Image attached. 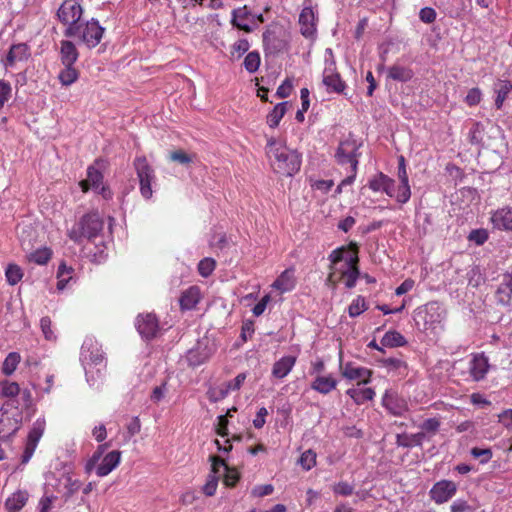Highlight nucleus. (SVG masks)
Instances as JSON below:
<instances>
[{
	"label": "nucleus",
	"instance_id": "1",
	"mask_svg": "<svg viewBox=\"0 0 512 512\" xmlns=\"http://www.w3.org/2000/svg\"><path fill=\"white\" fill-rule=\"evenodd\" d=\"M266 154L273 171L279 175L291 177L300 170V154L273 137L267 140Z\"/></svg>",
	"mask_w": 512,
	"mask_h": 512
},
{
	"label": "nucleus",
	"instance_id": "2",
	"mask_svg": "<svg viewBox=\"0 0 512 512\" xmlns=\"http://www.w3.org/2000/svg\"><path fill=\"white\" fill-rule=\"evenodd\" d=\"M80 361L85 370L87 381L95 384L96 376L100 377L102 370L106 367L104 353L98 341L87 337L81 347Z\"/></svg>",
	"mask_w": 512,
	"mask_h": 512
},
{
	"label": "nucleus",
	"instance_id": "3",
	"mask_svg": "<svg viewBox=\"0 0 512 512\" xmlns=\"http://www.w3.org/2000/svg\"><path fill=\"white\" fill-rule=\"evenodd\" d=\"M329 260L333 264L338 265L345 261V269H340L341 278L345 281V286L348 289L355 287L357 279L361 276L358 269V248L355 244L348 247H340L331 252Z\"/></svg>",
	"mask_w": 512,
	"mask_h": 512
},
{
	"label": "nucleus",
	"instance_id": "4",
	"mask_svg": "<svg viewBox=\"0 0 512 512\" xmlns=\"http://www.w3.org/2000/svg\"><path fill=\"white\" fill-rule=\"evenodd\" d=\"M103 226L104 222L97 212L88 213L69 230L68 236L76 243H80L83 238L92 240L103 230Z\"/></svg>",
	"mask_w": 512,
	"mask_h": 512
},
{
	"label": "nucleus",
	"instance_id": "5",
	"mask_svg": "<svg viewBox=\"0 0 512 512\" xmlns=\"http://www.w3.org/2000/svg\"><path fill=\"white\" fill-rule=\"evenodd\" d=\"M83 8L78 0H65L57 11V17L66 25L64 35L72 37L78 32V24L81 22Z\"/></svg>",
	"mask_w": 512,
	"mask_h": 512
},
{
	"label": "nucleus",
	"instance_id": "6",
	"mask_svg": "<svg viewBox=\"0 0 512 512\" xmlns=\"http://www.w3.org/2000/svg\"><path fill=\"white\" fill-rule=\"evenodd\" d=\"M445 319V310L438 302L427 303L416 312L417 325H423L424 330H434Z\"/></svg>",
	"mask_w": 512,
	"mask_h": 512
},
{
	"label": "nucleus",
	"instance_id": "7",
	"mask_svg": "<svg viewBox=\"0 0 512 512\" xmlns=\"http://www.w3.org/2000/svg\"><path fill=\"white\" fill-rule=\"evenodd\" d=\"M134 167L140 184L141 195L145 199L152 197V182L155 181L154 169L148 164L145 157H137L134 161Z\"/></svg>",
	"mask_w": 512,
	"mask_h": 512
},
{
	"label": "nucleus",
	"instance_id": "8",
	"mask_svg": "<svg viewBox=\"0 0 512 512\" xmlns=\"http://www.w3.org/2000/svg\"><path fill=\"white\" fill-rule=\"evenodd\" d=\"M359 147L360 144L352 137L341 141L335 153L338 164H350L351 170L355 172L358 165Z\"/></svg>",
	"mask_w": 512,
	"mask_h": 512
},
{
	"label": "nucleus",
	"instance_id": "9",
	"mask_svg": "<svg viewBox=\"0 0 512 512\" xmlns=\"http://www.w3.org/2000/svg\"><path fill=\"white\" fill-rule=\"evenodd\" d=\"M104 28L95 19L78 24V32L73 36L79 38L87 47L97 46L103 36Z\"/></svg>",
	"mask_w": 512,
	"mask_h": 512
},
{
	"label": "nucleus",
	"instance_id": "10",
	"mask_svg": "<svg viewBox=\"0 0 512 512\" xmlns=\"http://www.w3.org/2000/svg\"><path fill=\"white\" fill-rule=\"evenodd\" d=\"M83 192H87L92 188L95 192L102 195L104 199H110L112 192L110 189L103 184V174L94 165L88 167L87 178L82 180L80 183Z\"/></svg>",
	"mask_w": 512,
	"mask_h": 512
},
{
	"label": "nucleus",
	"instance_id": "11",
	"mask_svg": "<svg viewBox=\"0 0 512 512\" xmlns=\"http://www.w3.org/2000/svg\"><path fill=\"white\" fill-rule=\"evenodd\" d=\"M44 430H45V420L37 419L34 422L32 428L28 434V437H27V443L25 446L24 453L22 455V460H21V462L23 464L28 463V461L33 456L34 451L38 445V442L44 433Z\"/></svg>",
	"mask_w": 512,
	"mask_h": 512
},
{
	"label": "nucleus",
	"instance_id": "12",
	"mask_svg": "<svg viewBox=\"0 0 512 512\" xmlns=\"http://www.w3.org/2000/svg\"><path fill=\"white\" fill-rule=\"evenodd\" d=\"M382 405L393 416H403L408 411L407 401L397 392L387 390L382 397Z\"/></svg>",
	"mask_w": 512,
	"mask_h": 512
},
{
	"label": "nucleus",
	"instance_id": "13",
	"mask_svg": "<svg viewBox=\"0 0 512 512\" xmlns=\"http://www.w3.org/2000/svg\"><path fill=\"white\" fill-rule=\"evenodd\" d=\"M136 327L140 335L145 339L155 337L159 330L158 320L152 313L139 315L136 321Z\"/></svg>",
	"mask_w": 512,
	"mask_h": 512
},
{
	"label": "nucleus",
	"instance_id": "14",
	"mask_svg": "<svg viewBox=\"0 0 512 512\" xmlns=\"http://www.w3.org/2000/svg\"><path fill=\"white\" fill-rule=\"evenodd\" d=\"M341 374L348 380L358 381V385L370 382L372 371L368 368L356 366L351 362L341 366Z\"/></svg>",
	"mask_w": 512,
	"mask_h": 512
},
{
	"label": "nucleus",
	"instance_id": "15",
	"mask_svg": "<svg viewBox=\"0 0 512 512\" xmlns=\"http://www.w3.org/2000/svg\"><path fill=\"white\" fill-rule=\"evenodd\" d=\"M455 493V483L448 480L437 482L430 491L431 498L438 504L447 502Z\"/></svg>",
	"mask_w": 512,
	"mask_h": 512
},
{
	"label": "nucleus",
	"instance_id": "16",
	"mask_svg": "<svg viewBox=\"0 0 512 512\" xmlns=\"http://www.w3.org/2000/svg\"><path fill=\"white\" fill-rule=\"evenodd\" d=\"M210 460L212 462V469L207 476L206 483L202 487L203 493L209 497L213 496L216 492L220 476V468L222 465H224V460L217 456H211Z\"/></svg>",
	"mask_w": 512,
	"mask_h": 512
},
{
	"label": "nucleus",
	"instance_id": "17",
	"mask_svg": "<svg viewBox=\"0 0 512 512\" xmlns=\"http://www.w3.org/2000/svg\"><path fill=\"white\" fill-rule=\"evenodd\" d=\"M398 179H399V195L397 196V202L404 204L407 203L411 197V189L409 185L408 174L405 165V159L403 156L399 158L398 164Z\"/></svg>",
	"mask_w": 512,
	"mask_h": 512
},
{
	"label": "nucleus",
	"instance_id": "18",
	"mask_svg": "<svg viewBox=\"0 0 512 512\" xmlns=\"http://www.w3.org/2000/svg\"><path fill=\"white\" fill-rule=\"evenodd\" d=\"M490 221L494 228L512 232V207H503L491 214Z\"/></svg>",
	"mask_w": 512,
	"mask_h": 512
},
{
	"label": "nucleus",
	"instance_id": "19",
	"mask_svg": "<svg viewBox=\"0 0 512 512\" xmlns=\"http://www.w3.org/2000/svg\"><path fill=\"white\" fill-rule=\"evenodd\" d=\"M497 302L509 306L512 299V269L502 274L501 282L496 290Z\"/></svg>",
	"mask_w": 512,
	"mask_h": 512
},
{
	"label": "nucleus",
	"instance_id": "20",
	"mask_svg": "<svg viewBox=\"0 0 512 512\" xmlns=\"http://www.w3.org/2000/svg\"><path fill=\"white\" fill-rule=\"evenodd\" d=\"M30 57V50L27 44L19 43L11 46L6 59L3 61L4 66L13 67L17 62L26 61Z\"/></svg>",
	"mask_w": 512,
	"mask_h": 512
},
{
	"label": "nucleus",
	"instance_id": "21",
	"mask_svg": "<svg viewBox=\"0 0 512 512\" xmlns=\"http://www.w3.org/2000/svg\"><path fill=\"white\" fill-rule=\"evenodd\" d=\"M315 13L311 7L302 9L299 15L300 32L304 37H311L316 32Z\"/></svg>",
	"mask_w": 512,
	"mask_h": 512
},
{
	"label": "nucleus",
	"instance_id": "22",
	"mask_svg": "<svg viewBox=\"0 0 512 512\" xmlns=\"http://www.w3.org/2000/svg\"><path fill=\"white\" fill-rule=\"evenodd\" d=\"M489 370L488 358L483 354H475L470 361L469 372L474 381L485 378Z\"/></svg>",
	"mask_w": 512,
	"mask_h": 512
},
{
	"label": "nucleus",
	"instance_id": "23",
	"mask_svg": "<svg viewBox=\"0 0 512 512\" xmlns=\"http://www.w3.org/2000/svg\"><path fill=\"white\" fill-rule=\"evenodd\" d=\"M121 452L118 450L107 453L101 463L96 468V474L99 477L107 476L111 473L120 463Z\"/></svg>",
	"mask_w": 512,
	"mask_h": 512
},
{
	"label": "nucleus",
	"instance_id": "24",
	"mask_svg": "<svg viewBox=\"0 0 512 512\" xmlns=\"http://www.w3.org/2000/svg\"><path fill=\"white\" fill-rule=\"evenodd\" d=\"M296 363L295 356H283L276 361L272 367V376L277 379L285 378L293 369Z\"/></svg>",
	"mask_w": 512,
	"mask_h": 512
},
{
	"label": "nucleus",
	"instance_id": "25",
	"mask_svg": "<svg viewBox=\"0 0 512 512\" xmlns=\"http://www.w3.org/2000/svg\"><path fill=\"white\" fill-rule=\"evenodd\" d=\"M338 381L332 376L318 375L311 384V388L321 394H328L333 391Z\"/></svg>",
	"mask_w": 512,
	"mask_h": 512
},
{
	"label": "nucleus",
	"instance_id": "26",
	"mask_svg": "<svg viewBox=\"0 0 512 512\" xmlns=\"http://www.w3.org/2000/svg\"><path fill=\"white\" fill-rule=\"evenodd\" d=\"M414 76L411 68L394 64L387 69V77L398 82H408Z\"/></svg>",
	"mask_w": 512,
	"mask_h": 512
},
{
	"label": "nucleus",
	"instance_id": "27",
	"mask_svg": "<svg viewBox=\"0 0 512 512\" xmlns=\"http://www.w3.org/2000/svg\"><path fill=\"white\" fill-rule=\"evenodd\" d=\"M294 271L287 269L274 281L273 288L279 290L281 293L289 292L295 287Z\"/></svg>",
	"mask_w": 512,
	"mask_h": 512
},
{
	"label": "nucleus",
	"instance_id": "28",
	"mask_svg": "<svg viewBox=\"0 0 512 512\" xmlns=\"http://www.w3.org/2000/svg\"><path fill=\"white\" fill-rule=\"evenodd\" d=\"M60 54L63 65H73L79 56L74 43L68 40L61 41Z\"/></svg>",
	"mask_w": 512,
	"mask_h": 512
},
{
	"label": "nucleus",
	"instance_id": "29",
	"mask_svg": "<svg viewBox=\"0 0 512 512\" xmlns=\"http://www.w3.org/2000/svg\"><path fill=\"white\" fill-rule=\"evenodd\" d=\"M493 89L496 93L495 106L497 109H501L509 92L512 90V82L498 79Z\"/></svg>",
	"mask_w": 512,
	"mask_h": 512
},
{
	"label": "nucleus",
	"instance_id": "30",
	"mask_svg": "<svg viewBox=\"0 0 512 512\" xmlns=\"http://www.w3.org/2000/svg\"><path fill=\"white\" fill-rule=\"evenodd\" d=\"M200 300V290L196 286H192L184 291L180 298L182 309L190 310L194 308Z\"/></svg>",
	"mask_w": 512,
	"mask_h": 512
},
{
	"label": "nucleus",
	"instance_id": "31",
	"mask_svg": "<svg viewBox=\"0 0 512 512\" xmlns=\"http://www.w3.org/2000/svg\"><path fill=\"white\" fill-rule=\"evenodd\" d=\"M425 438L424 432L415 434H397L396 444L400 447L409 448L412 446H421Z\"/></svg>",
	"mask_w": 512,
	"mask_h": 512
},
{
	"label": "nucleus",
	"instance_id": "32",
	"mask_svg": "<svg viewBox=\"0 0 512 512\" xmlns=\"http://www.w3.org/2000/svg\"><path fill=\"white\" fill-rule=\"evenodd\" d=\"M249 11L247 7L244 6L242 8L234 9L232 11V20L231 23L233 26L237 27L240 30L245 32H251V27L245 22L249 16Z\"/></svg>",
	"mask_w": 512,
	"mask_h": 512
},
{
	"label": "nucleus",
	"instance_id": "33",
	"mask_svg": "<svg viewBox=\"0 0 512 512\" xmlns=\"http://www.w3.org/2000/svg\"><path fill=\"white\" fill-rule=\"evenodd\" d=\"M346 393L357 405L370 401L375 396V392L372 388H351L348 389Z\"/></svg>",
	"mask_w": 512,
	"mask_h": 512
},
{
	"label": "nucleus",
	"instance_id": "34",
	"mask_svg": "<svg viewBox=\"0 0 512 512\" xmlns=\"http://www.w3.org/2000/svg\"><path fill=\"white\" fill-rule=\"evenodd\" d=\"M27 500L28 493L26 491H17L6 500L5 506L10 512H17L26 504Z\"/></svg>",
	"mask_w": 512,
	"mask_h": 512
},
{
	"label": "nucleus",
	"instance_id": "35",
	"mask_svg": "<svg viewBox=\"0 0 512 512\" xmlns=\"http://www.w3.org/2000/svg\"><path fill=\"white\" fill-rule=\"evenodd\" d=\"M381 344L386 347H401L406 344V340L402 334L395 330H390L385 333L381 339Z\"/></svg>",
	"mask_w": 512,
	"mask_h": 512
},
{
	"label": "nucleus",
	"instance_id": "36",
	"mask_svg": "<svg viewBox=\"0 0 512 512\" xmlns=\"http://www.w3.org/2000/svg\"><path fill=\"white\" fill-rule=\"evenodd\" d=\"M263 42L266 48L271 52H280L286 48V43L270 32L263 34Z\"/></svg>",
	"mask_w": 512,
	"mask_h": 512
},
{
	"label": "nucleus",
	"instance_id": "37",
	"mask_svg": "<svg viewBox=\"0 0 512 512\" xmlns=\"http://www.w3.org/2000/svg\"><path fill=\"white\" fill-rule=\"evenodd\" d=\"M286 102L277 104L273 110L267 116V124L271 128H275L279 125L280 120L286 113Z\"/></svg>",
	"mask_w": 512,
	"mask_h": 512
},
{
	"label": "nucleus",
	"instance_id": "38",
	"mask_svg": "<svg viewBox=\"0 0 512 512\" xmlns=\"http://www.w3.org/2000/svg\"><path fill=\"white\" fill-rule=\"evenodd\" d=\"M21 357L20 354L17 352H10L3 364H2V373L9 376L14 373L16 370L18 364L20 363Z\"/></svg>",
	"mask_w": 512,
	"mask_h": 512
},
{
	"label": "nucleus",
	"instance_id": "39",
	"mask_svg": "<svg viewBox=\"0 0 512 512\" xmlns=\"http://www.w3.org/2000/svg\"><path fill=\"white\" fill-rule=\"evenodd\" d=\"M65 68L59 73V80L62 85L69 86L78 79V71L73 65H64Z\"/></svg>",
	"mask_w": 512,
	"mask_h": 512
},
{
	"label": "nucleus",
	"instance_id": "40",
	"mask_svg": "<svg viewBox=\"0 0 512 512\" xmlns=\"http://www.w3.org/2000/svg\"><path fill=\"white\" fill-rule=\"evenodd\" d=\"M31 232L32 228L30 226L19 225L17 227V234L24 249H29L33 246V237L30 235Z\"/></svg>",
	"mask_w": 512,
	"mask_h": 512
},
{
	"label": "nucleus",
	"instance_id": "41",
	"mask_svg": "<svg viewBox=\"0 0 512 512\" xmlns=\"http://www.w3.org/2000/svg\"><path fill=\"white\" fill-rule=\"evenodd\" d=\"M73 272V269L71 267L66 266V264L62 263L58 267L57 277H58V283L57 288L59 290H63L69 280L72 278L71 274Z\"/></svg>",
	"mask_w": 512,
	"mask_h": 512
},
{
	"label": "nucleus",
	"instance_id": "42",
	"mask_svg": "<svg viewBox=\"0 0 512 512\" xmlns=\"http://www.w3.org/2000/svg\"><path fill=\"white\" fill-rule=\"evenodd\" d=\"M51 256V250L47 247H44L32 252L29 255V260L39 265H45L50 260Z\"/></svg>",
	"mask_w": 512,
	"mask_h": 512
},
{
	"label": "nucleus",
	"instance_id": "43",
	"mask_svg": "<svg viewBox=\"0 0 512 512\" xmlns=\"http://www.w3.org/2000/svg\"><path fill=\"white\" fill-rule=\"evenodd\" d=\"M365 298L357 296L348 307V314L350 317H357L367 310Z\"/></svg>",
	"mask_w": 512,
	"mask_h": 512
},
{
	"label": "nucleus",
	"instance_id": "44",
	"mask_svg": "<svg viewBox=\"0 0 512 512\" xmlns=\"http://www.w3.org/2000/svg\"><path fill=\"white\" fill-rule=\"evenodd\" d=\"M5 275L10 285H16L23 277L22 269L16 264H9L6 268Z\"/></svg>",
	"mask_w": 512,
	"mask_h": 512
},
{
	"label": "nucleus",
	"instance_id": "45",
	"mask_svg": "<svg viewBox=\"0 0 512 512\" xmlns=\"http://www.w3.org/2000/svg\"><path fill=\"white\" fill-rule=\"evenodd\" d=\"M389 178L383 173H378L369 181V188L374 192H384V189H387Z\"/></svg>",
	"mask_w": 512,
	"mask_h": 512
},
{
	"label": "nucleus",
	"instance_id": "46",
	"mask_svg": "<svg viewBox=\"0 0 512 512\" xmlns=\"http://www.w3.org/2000/svg\"><path fill=\"white\" fill-rule=\"evenodd\" d=\"M108 447V443H104L98 446L97 450L93 453L92 457L87 461L85 465L86 473H90L95 468L96 464L101 459Z\"/></svg>",
	"mask_w": 512,
	"mask_h": 512
},
{
	"label": "nucleus",
	"instance_id": "47",
	"mask_svg": "<svg viewBox=\"0 0 512 512\" xmlns=\"http://www.w3.org/2000/svg\"><path fill=\"white\" fill-rule=\"evenodd\" d=\"M244 67L249 73H254L260 66V55L256 51L249 52L244 59Z\"/></svg>",
	"mask_w": 512,
	"mask_h": 512
},
{
	"label": "nucleus",
	"instance_id": "48",
	"mask_svg": "<svg viewBox=\"0 0 512 512\" xmlns=\"http://www.w3.org/2000/svg\"><path fill=\"white\" fill-rule=\"evenodd\" d=\"M441 426V421L439 418H428L425 419L422 424L420 425L421 432H424V434H429L431 436L435 435Z\"/></svg>",
	"mask_w": 512,
	"mask_h": 512
},
{
	"label": "nucleus",
	"instance_id": "49",
	"mask_svg": "<svg viewBox=\"0 0 512 512\" xmlns=\"http://www.w3.org/2000/svg\"><path fill=\"white\" fill-rule=\"evenodd\" d=\"M298 463L304 470H310L316 464V453L311 449L306 450L301 454Z\"/></svg>",
	"mask_w": 512,
	"mask_h": 512
},
{
	"label": "nucleus",
	"instance_id": "50",
	"mask_svg": "<svg viewBox=\"0 0 512 512\" xmlns=\"http://www.w3.org/2000/svg\"><path fill=\"white\" fill-rule=\"evenodd\" d=\"M81 481L77 479H73L70 476L65 477L64 483V497L65 499H69L73 494H75L81 488Z\"/></svg>",
	"mask_w": 512,
	"mask_h": 512
},
{
	"label": "nucleus",
	"instance_id": "51",
	"mask_svg": "<svg viewBox=\"0 0 512 512\" xmlns=\"http://www.w3.org/2000/svg\"><path fill=\"white\" fill-rule=\"evenodd\" d=\"M323 84L331 92L341 93L345 89V83L341 80L340 74L330 79H323Z\"/></svg>",
	"mask_w": 512,
	"mask_h": 512
},
{
	"label": "nucleus",
	"instance_id": "52",
	"mask_svg": "<svg viewBox=\"0 0 512 512\" xmlns=\"http://www.w3.org/2000/svg\"><path fill=\"white\" fill-rule=\"evenodd\" d=\"M229 394L226 386L223 384L218 387H211L207 391L208 399L211 402H218L222 399H224Z\"/></svg>",
	"mask_w": 512,
	"mask_h": 512
},
{
	"label": "nucleus",
	"instance_id": "53",
	"mask_svg": "<svg viewBox=\"0 0 512 512\" xmlns=\"http://www.w3.org/2000/svg\"><path fill=\"white\" fill-rule=\"evenodd\" d=\"M215 261L212 258H204L198 264L199 274L203 277H208L215 269Z\"/></svg>",
	"mask_w": 512,
	"mask_h": 512
},
{
	"label": "nucleus",
	"instance_id": "54",
	"mask_svg": "<svg viewBox=\"0 0 512 512\" xmlns=\"http://www.w3.org/2000/svg\"><path fill=\"white\" fill-rule=\"evenodd\" d=\"M471 455L479 459L481 464H486L492 458V451L490 448H478L474 447L471 449Z\"/></svg>",
	"mask_w": 512,
	"mask_h": 512
},
{
	"label": "nucleus",
	"instance_id": "55",
	"mask_svg": "<svg viewBox=\"0 0 512 512\" xmlns=\"http://www.w3.org/2000/svg\"><path fill=\"white\" fill-rule=\"evenodd\" d=\"M224 468L225 474L223 482L228 487H233L239 480V474L235 469L229 468L226 463L224 462V465L221 466V468Z\"/></svg>",
	"mask_w": 512,
	"mask_h": 512
},
{
	"label": "nucleus",
	"instance_id": "56",
	"mask_svg": "<svg viewBox=\"0 0 512 512\" xmlns=\"http://www.w3.org/2000/svg\"><path fill=\"white\" fill-rule=\"evenodd\" d=\"M208 358L207 354H200L198 349H191L187 353V361L191 366H198L204 363Z\"/></svg>",
	"mask_w": 512,
	"mask_h": 512
},
{
	"label": "nucleus",
	"instance_id": "57",
	"mask_svg": "<svg viewBox=\"0 0 512 512\" xmlns=\"http://www.w3.org/2000/svg\"><path fill=\"white\" fill-rule=\"evenodd\" d=\"M20 391V387L16 382H1V394L5 397H14Z\"/></svg>",
	"mask_w": 512,
	"mask_h": 512
},
{
	"label": "nucleus",
	"instance_id": "58",
	"mask_svg": "<svg viewBox=\"0 0 512 512\" xmlns=\"http://www.w3.org/2000/svg\"><path fill=\"white\" fill-rule=\"evenodd\" d=\"M170 160L173 162H178L183 165H187L192 162L193 157L183 150H176L170 153Z\"/></svg>",
	"mask_w": 512,
	"mask_h": 512
},
{
	"label": "nucleus",
	"instance_id": "59",
	"mask_svg": "<svg viewBox=\"0 0 512 512\" xmlns=\"http://www.w3.org/2000/svg\"><path fill=\"white\" fill-rule=\"evenodd\" d=\"M468 239L477 245H482L487 241L488 233L484 229L472 230L468 236Z\"/></svg>",
	"mask_w": 512,
	"mask_h": 512
},
{
	"label": "nucleus",
	"instance_id": "60",
	"mask_svg": "<svg viewBox=\"0 0 512 512\" xmlns=\"http://www.w3.org/2000/svg\"><path fill=\"white\" fill-rule=\"evenodd\" d=\"M11 91V85L4 80H0V110L4 107L5 103L10 99Z\"/></svg>",
	"mask_w": 512,
	"mask_h": 512
},
{
	"label": "nucleus",
	"instance_id": "61",
	"mask_svg": "<svg viewBox=\"0 0 512 512\" xmlns=\"http://www.w3.org/2000/svg\"><path fill=\"white\" fill-rule=\"evenodd\" d=\"M40 327L43 332L45 339L47 340H55L56 336L54 335L51 329V320L49 317H42L40 320Z\"/></svg>",
	"mask_w": 512,
	"mask_h": 512
},
{
	"label": "nucleus",
	"instance_id": "62",
	"mask_svg": "<svg viewBox=\"0 0 512 512\" xmlns=\"http://www.w3.org/2000/svg\"><path fill=\"white\" fill-rule=\"evenodd\" d=\"M482 99V92L479 88H472L468 91L465 102L469 106H475L480 103Z\"/></svg>",
	"mask_w": 512,
	"mask_h": 512
},
{
	"label": "nucleus",
	"instance_id": "63",
	"mask_svg": "<svg viewBox=\"0 0 512 512\" xmlns=\"http://www.w3.org/2000/svg\"><path fill=\"white\" fill-rule=\"evenodd\" d=\"M333 492L341 496H349L353 493L354 487L347 482H339L332 488Z\"/></svg>",
	"mask_w": 512,
	"mask_h": 512
},
{
	"label": "nucleus",
	"instance_id": "64",
	"mask_svg": "<svg viewBox=\"0 0 512 512\" xmlns=\"http://www.w3.org/2000/svg\"><path fill=\"white\" fill-rule=\"evenodd\" d=\"M499 422L509 431H512V409H506L498 415Z\"/></svg>",
	"mask_w": 512,
	"mask_h": 512
}]
</instances>
